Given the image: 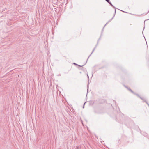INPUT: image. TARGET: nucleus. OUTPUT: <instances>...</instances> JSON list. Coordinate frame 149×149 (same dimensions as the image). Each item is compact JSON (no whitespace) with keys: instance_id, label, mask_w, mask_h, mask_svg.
<instances>
[{"instance_id":"1a4fd4ad","label":"nucleus","mask_w":149,"mask_h":149,"mask_svg":"<svg viewBox=\"0 0 149 149\" xmlns=\"http://www.w3.org/2000/svg\"><path fill=\"white\" fill-rule=\"evenodd\" d=\"M73 64H74V65H78L77 64L75 63H73Z\"/></svg>"},{"instance_id":"20e7f679","label":"nucleus","mask_w":149,"mask_h":149,"mask_svg":"<svg viewBox=\"0 0 149 149\" xmlns=\"http://www.w3.org/2000/svg\"><path fill=\"white\" fill-rule=\"evenodd\" d=\"M108 3H109L110 5L111 6H112L114 8V6L112 5V4L111 3V2L110 1H109V2H107Z\"/></svg>"},{"instance_id":"f03ea898","label":"nucleus","mask_w":149,"mask_h":149,"mask_svg":"<svg viewBox=\"0 0 149 149\" xmlns=\"http://www.w3.org/2000/svg\"><path fill=\"white\" fill-rule=\"evenodd\" d=\"M136 95H137L138 97H139V98H140L142 100H143L144 101L143 102H145V101L146 100L145 99L143 98H142V97H141L138 94H136Z\"/></svg>"},{"instance_id":"f257e3e1","label":"nucleus","mask_w":149,"mask_h":149,"mask_svg":"<svg viewBox=\"0 0 149 149\" xmlns=\"http://www.w3.org/2000/svg\"><path fill=\"white\" fill-rule=\"evenodd\" d=\"M126 87L127 88V89L131 92H132V93L136 95V93H134L130 88H128L127 87Z\"/></svg>"},{"instance_id":"9b49d317","label":"nucleus","mask_w":149,"mask_h":149,"mask_svg":"<svg viewBox=\"0 0 149 149\" xmlns=\"http://www.w3.org/2000/svg\"><path fill=\"white\" fill-rule=\"evenodd\" d=\"M85 103L84 104V106H83V108H84V104H85Z\"/></svg>"},{"instance_id":"0eeeda50","label":"nucleus","mask_w":149,"mask_h":149,"mask_svg":"<svg viewBox=\"0 0 149 149\" xmlns=\"http://www.w3.org/2000/svg\"><path fill=\"white\" fill-rule=\"evenodd\" d=\"M84 65H85V64H84V65H82V66H81V65H78V66H80V67H82L83 66H84Z\"/></svg>"},{"instance_id":"6e6552de","label":"nucleus","mask_w":149,"mask_h":149,"mask_svg":"<svg viewBox=\"0 0 149 149\" xmlns=\"http://www.w3.org/2000/svg\"><path fill=\"white\" fill-rule=\"evenodd\" d=\"M107 2H109V1H110L109 0H105Z\"/></svg>"},{"instance_id":"7ed1b4c3","label":"nucleus","mask_w":149,"mask_h":149,"mask_svg":"<svg viewBox=\"0 0 149 149\" xmlns=\"http://www.w3.org/2000/svg\"><path fill=\"white\" fill-rule=\"evenodd\" d=\"M96 48V47H94V48L93 49V50L91 53V54L89 55V57H88V58L87 59V60L88 59V58H89V57L92 54V53L95 50V49Z\"/></svg>"},{"instance_id":"f8f14e48","label":"nucleus","mask_w":149,"mask_h":149,"mask_svg":"<svg viewBox=\"0 0 149 149\" xmlns=\"http://www.w3.org/2000/svg\"><path fill=\"white\" fill-rule=\"evenodd\" d=\"M116 13V10H115V13Z\"/></svg>"},{"instance_id":"9d476101","label":"nucleus","mask_w":149,"mask_h":149,"mask_svg":"<svg viewBox=\"0 0 149 149\" xmlns=\"http://www.w3.org/2000/svg\"><path fill=\"white\" fill-rule=\"evenodd\" d=\"M108 23V22L104 26V27H105V26Z\"/></svg>"},{"instance_id":"39448f33","label":"nucleus","mask_w":149,"mask_h":149,"mask_svg":"<svg viewBox=\"0 0 149 149\" xmlns=\"http://www.w3.org/2000/svg\"><path fill=\"white\" fill-rule=\"evenodd\" d=\"M115 16V15H114L113 16V17L111 18V19L110 20H109V21L108 22V23H109V22H111V20L113 19V17H114Z\"/></svg>"},{"instance_id":"423d86ee","label":"nucleus","mask_w":149,"mask_h":149,"mask_svg":"<svg viewBox=\"0 0 149 149\" xmlns=\"http://www.w3.org/2000/svg\"><path fill=\"white\" fill-rule=\"evenodd\" d=\"M145 102L146 103V104L148 105L149 107V104L148 103L146 100L145 101Z\"/></svg>"}]
</instances>
